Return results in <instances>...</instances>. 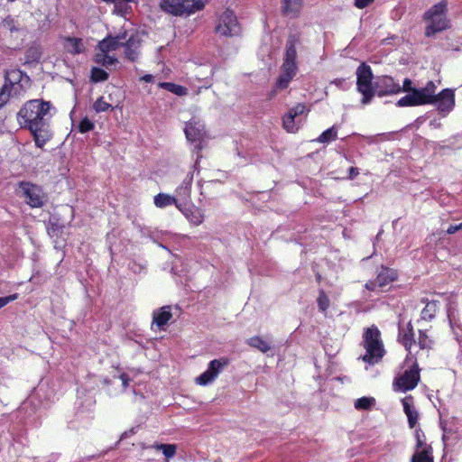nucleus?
I'll list each match as a JSON object with an SVG mask.
<instances>
[{
	"mask_svg": "<svg viewBox=\"0 0 462 462\" xmlns=\"http://www.w3.org/2000/svg\"><path fill=\"white\" fill-rule=\"evenodd\" d=\"M115 10L114 12L118 14H124L128 9V4L126 0H113Z\"/></svg>",
	"mask_w": 462,
	"mask_h": 462,
	"instance_id": "obj_39",
	"label": "nucleus"
},
{
	"mask_svg": "<svg viewBox=\"0 0 462 462\" xmlns=\"http://www.w3.org/2000/svg\"><path fill=\"white\" fill-rule=\"evenodd\" d=\"M185 134L189 141L190 142H197L199 141V144L196 146L198 149H201V142L204 135V125L201 124L199 121L196 120L195 118H192L185 127Z\"/></svg>",
	"mask_w": 462,
	"mask_h": 462,
	"instance_id": "obj_15",
	"label": "nucleus"
},
{
	"mask_svg": "<svg viewBox=\"0 0 462 462\" xmlns=\"http://www.w3.org/2000/svg\"><path fill=\"white\" fill-rule=\"evenodd\" d=\"M13 30H17V29L15 28V26H13V27L11 28V31H13Z\"/></svg>",
	"mask_w": 462,
	"mask_h": 462,
	"instance_id": "obj_54",
	"label": "nucleus"
},
{
	"mask_svg": "<svg viewBox=\"0 0 462 462\" xmlns=\"http://www.w3.org/2000/svg\"><path fill=\"white\" fill-rule=\"evenodd\" d=\"M359 174V171L357 168L356 167H351L349 169V179L350 180H353L354 178H356L357 175Z\"/></svg>",
	"mask_w": 462,
	"mask_h": 462,
	"instance_id": "obj_49",
	"label": "nucleus"
},
{
	"mask_svg": "<svg viewBox=\"0 0 462 462\" xmlns=\"http://www.w3.org/2000/svg\"><path fill=\"white\" fill-rule=\"evenodd\" d=\"M306 110V106L304 104H297L295 106L291 108L288 114L293 116L295 118L300 115H302Z\"/></svg>",
	"mask_w": 462,
	"mask_h": 462,
	"instance_id": "obj_44",
	"label": "nucleus"
},
{
	"mask_svg": "<svg viewBox=\"0 0 462 462\" xmlns=\"http://www.w3.org/2000/svg\"><path fill=\"white\" fill-rule=\"evenodd\" d=\"M18 194L25 199L32 208H41L44 205L45 196L41 187L30 182L19 183Z\"/></svg>",
	"mask_w": 462,
	"mask_h": 462,
	"instance_id": "obj_9",
	"label": "nucleus"
},
{
	"mask_svg": "<svg viewBox=\"0 0 462 462\" xmlns=\"http://www.w3.org/2000/svg\"><path fill=\"white\" fill-rule=\"evenodd\" d=\"M154 448L157 450H162L166 458L172 457L176 453V446L172 444H158Z\"/></svg>",
	"mask_w": 462,
	"mask_h": 462,
	"instance_id": "obj_35",
	"label": "nucleus"
},
{
	"mask_svg": "<svg viewBox=\"0 0 462 462\" xmlns=\"http://www.w3.org/2000/svg\"><path fill=\"white\" fill-rule=\"evenodd\" d=\"M171 317V307L164 306L160 310L153 312L152 320L154 324L162 328L168 323Z\"/></svg>",
	"mask_w": 462,
	"mask_h": 462,
	"instance_id": "obj_21",
	"label": "nucleus"
},
{
	"mask_svg": "<svg viewBox=\"0 0 462 462\" xmlns=\"http://www.w3.org/2000/svg\"><path fill=\"white\" fill-rule=\"evenodd\" d=\"M432 101L429 104H434L439 112L448 113L455 106V95L453 90L449 88L443 89L440 93L436 94V85L433 88Z\"/></svg>",
	"mask_w": 462,
	"mask_h": 462,
	"instance_id": "obj_10",
	"label": "nucleus"
},
{
	"mask_svg": "<svg viewBox=\"0 0 462 462\" xmlns=\"http://www.w3.org/2000/svg\"><path fill=\"white\" fill-rule=\"evenodd\" d=\"M11 96V89L8 84H4L0 91V108L8 101Z\"/></svg>",
	"mask_w": 462,
	"mask_h": 462,
	"instance_id": "obj_41",
	"label": "nucleus"
},
{
	"mask_svg": "<svg viewBox=\"0 0 462 462\" xmlns=\"http://www.w3.org/2000/svg\"><path fill=\"white\" fill-rule=\"evenodd\" d=\"M154 204L158 208H164L166 206L175 204L178 208H180V204L178 202V199L162 193L154 197Z\"/></svg>",
	"mask_w": 462,
	"mask_h": 462,
	"instance_id": "obj_25",
	"label": "nucleus"
},
{
	"mask_svg": "<svg viewBox=\"0 0 462 462\" xmlns=\"http://www.w3.org/2000/svg\"><path fill=\"white\" fill-rule=\"evenodd\" d=\"M374 89L378 97L398 94L402 92L401 86L390 76H381L374 83Z\"/></svg>",
	"mask_w": 462,
	"mask_h": 462,
	"instance_id": "obj_12",
	"label": "nucleus"
},
{
	"mask_svg": "<svg viewBox=\"0 0 462 462\" xmlns=\"http://www.w3.org/2000/svg\"><path fill=\"white\" fill-rule=\"evenodd\" d=\"M302 6V0H282V11L291 17L298 16Z\"/></svg>",
	"mask_w": 462,
	"mask_h": 462,
	"instance_id": "obj_19",
	"label": "nucleus"
},
{
	"mask_svg": "<svg viewBox=\"0 0 462 462\" xmlns=\"http://www.w3.org/2000/svg\"><path fill=\"white\" fill-rule=\"evenodd\" d=\"M228 365V360L226 358L212 360L207 371L196 378L197 383L200 385H207L212 383L222 369Z\"/></svg>",
	"mask_w": 462,
	"mask_h": 462,
	"instance_id": "obj_11",
	"label": "nucleus"
},
{
	"mask_svg": "<svg viewBox=\"0 0 462 462\" xmlns=\"http://www.w3.org/2000/svg\"><path fill=\"white\" fill-rule=\"evenodd\" d=\"M18 294H12L7 297L0 298V309L5 307L6 304H8L11 301H14L17 299Z\"/></svg>",
	"mask_w": 462,
	"mask_h": 462,
	"instance_id": "obj_46",
	"label": "nucleus"
},
{
	"mask_svg": "<svg viewBox=\"0 0 462 462\" xmlns=\"http://www.w3.org/2000/svg\"><path fill=\"white\" fill-rule=\"evenodd\" d=\"M191 184L192 177L187 176L176 190L178 198L183 202L187 201L190 197Z\"/></svg>",
	"mask_w": 462,
	"mask_h": 462,
	"instance_id": "obj_24",
	"label": "nucleus"
},
{
	"mask_svg": "<svg viewBox=\"0 0 462 462\" xmlns=\"http://www.w3.org/2000/svg\"><path fill=\"white\" fill-rule=\"evenodd\" d=\"M208 0H161V9L171 15H189L204 8Z\"/></svg>",
	"mask_w": 462,
	"mask_h": 462,
	"instance_id": "obj_5",
	"label": "nucleus"
},
{
	"mask_svg": "<svg viewBox=\"0 0 462 462\" xmlns=\"http://www.w3.org/2000/svg\"><path fill=\"white\" fill-rule=\"evenodd\" d=\"M125 51V58L131 61H135L139 56V49L141 47V39L137 35H131L128 39L124 40Z\"/></svg>",
	"mask_w": 462,
	"mask_h": 462,
	"instance_id": "obj_16",
	"label": "nucleus"
},
{
	"mask_svg": "<svg viewBox=\"0 0 462 462\" xmlns=\"http://www.w3.org/2000/svg\"><path fill=\"white\" fill-rule=\"evenodd\" d=\"M375 404V399L373 397H362L355 402L356 410H370Z\"/></svg>",
	"mask_w": 462,
	"mask_h": 462,
	"instance_id": "obj_32",
	"label": "nucleus"
},
{
	"mask_svg": "<svg viewBox=\"0 0 462 462\" xmlns=\"http://www.w3.org/2000/svg\"><path fill=\"white\" fill-rule=\"evenodd\" d=\"M331 84L336 85L337 88H344L345 79H337L331 81Z\"/></svg>",
	"mask_w": 462,
	"mask_h": 462,
	"instance_id": "obj_50",
	"label": "nucleus"
},
{
	"mask_svg": "<svg viewBox=\"0 0 462 462\" xmlns=\"http://www.w3.org/2000/svg\"><path fill=\"white\" fill-rule=\"evenodd\" d=\"M248 345L261 351L267 353L271 349L270 344L260 337H253L248 339Z\"/></svg>",
	"mask_w": 462,
	"mask_h": 462,
	"instance_id": "obj_28",
	"label": "nucleus"
},
{
	"mask_svg": "<svg viewBox=\"0 0 462 462\" xmlns=\"http://www.w3.org/2000/svg\"><path fill=\"white\" fill-rule=\"evenodd\" d=\"M179 209L182 211V213L184 214L186 218L190 223H192V224H194L196 226H199V225H200L203 222L204 216H203V214L200 212V210L199 208H187V207L182 208L180 207V208H179Z\"/></svg>",
	"mask_w": 462,
	"mask_h": 462,
	"instance_id": "obj_22",
	"label": "nucleus"
},
{
	"mask_svg": "<svg viewBox=\"0 0 462 462\" xmlns=\"http://www.w3.org/2000/svg\"><path fill=\"white\" fill-rule=\"evenodd\" d=\"M419 381V368L417 365H414L411 369L406 370L402 375L396 379L395 384L402 391H409L415 388Z\"/></svg>",
	"mask_w": 462,
	"mask_h": 462,
	"instance_id": "obj_13",
	"label": "nucleus"
},
{
	"mask_svg": "<svg viewBox=\"0 0 462 462\" xmlns=\"http://www.w3.org/2000/svg\"><path fill=\"white\" fill-rule=\"evenodd\" d=\"M42 48L40 46H32L26 51V60L28 62H38L42 58Z\"/></svg>",
	"mask_w": 462,
	"mask_h": 462,
	"instance_id": "obj_31",
	"label": "nucleus"
},
{
	"mask_svg": "<svg viewBox=\"0 0 462 462\" xmlns=\"http://www.w3.org/2000/svg\"><path fill=\"white\" fill-rule=\"evenodd\" d=\"M399 340L407 350L411 351V346L415 341L413 340L412 327L408 324L407 331L400 330Z\"/></svg>",
	"mask_w": 462,
	"mask_h": 462,
	"instance_id": "obj_26",
	"label": "nucleus"
},
{
	"mask_svg": "<svg viewBox=\"0 0 462 462\" xmlns=\"http://www.w3.org/2000/svg\"><path fill=\"white\" fill-rule=\"evenodd\" d=\"M5 84L9 85V88L11 89L14 85L19 84L23 79L28 82L30 80L29 77L23 73L20 69H11L6 71L5 76Z\"/></svg>",
	"mask_w": 462,
	"mask_h": 462,
	"instance_id": "obj_20",
	"label": "nucleus"
},
{
	"mask_svg": "<svg viewBox=\"0 0 462 462\" xmlns=\"http://www.w3.org/2000/svg\"><path fill=\"white\" fill-rule=\"evenodd\" d=\"M94 124L88 118H84L79 125V130L80 133L88 132L92 130Z\"/></svg>",
	"mask_w": 462,
	"mask_h": 462,
	"instance_id": "obj_43",
	"label": "nucleus"
},
{
	"mask_svg": "<svg viewBox=\"0 0 462 462\" xmlns=\"http://www.w3.org/2000/svg\"><path fill=\"white\" fill-rule=\"evenodd\" d=\"M95 62L108 68L109 66L115 65L117 62V59L107 55V51H99L95 56Z\"/></svg>",
	"mask_w": 462,
	"mask_h": 462,
	"instance_id": "obj_27",
	"label": "nucleus"
},
{
	"mask_svg": "<svg viewBox=\"0 0 462 462\" xmlns=\"http://www.w3.org/2000/svg\"><path fill=\"white\" fill-rule=\"evenodd\" d=\"M462 229V223H460L459 225H457V226H450L448 229H447V233L449 234V235H452L454 233H456L457 231Z\"/></svg>",
	"mask_w": 462,
	"mask_h": 462,
	"instance_id": "obj_48",
	"label": "nucleus"
},
{
	"mask_svg": "<svg viewBox=\"0 0 462 462\" xmlns=\"http://www.w3.org/2000/svg\"><path fill=\"white\" fill-rule=\"evenodd\" d=\"M215 32L221 36H236L240 34L241 27L233 11L226 9L217 20Z\"/></svg>",
	"mask_w": 462,
	"mask_h": 462,
	"instance_id": "obj_8",
	"label": "nucleus"
},
{
	"mask_svg": "<svg viewBox=\"0 0 462 462\" xmlns=\"http://www.w3.org/2000/svg\"><path fill=\"white\" fill-rule=\"evenodd\" d=\"M301 43V35L299 32L290 33L285 44V52L283 63L282 65V74L277 79L276 86L280 89L288 87L291 80L296 75L298 66L296 63L297 49L296 47Z\"/></svg>",
	"mask_w": 462,
	"mask_h": 462,
	"instance_id": "obj_2",
	"label": "nucleus"
},
{
	"mask_svg": "<svg viewBox=\"0 0 462 462\" xmlns=\"http://www.w3.org/2000/svg\"><path fill=\"white\" fill-rule=\"evenodd\" d=\"M402 405H403V411L405 414L408 417V422L410 428H414L418 419H419V413L418 411L412 407V397H405L402 400Z\"/></svg>",
	"mask_w": 462,
	"mask_h": 462,
	"instance_id": "obj_18",
	"label": "nucleus"
},
{
	"mask_svg": "<svg viewBox=\"0 0 462 462\" xmlns=\"http://www.w3.org/2000/svg\"><path fill=\"white\" fill-rule=\"evenodd\" d=\"M417 445H418V447H421V445H422V442L420 441V439L419 438H418V444Z\"/></svg>",
	"mask_w": 462,
	"mask_h": 462,
	"instance_id": "obj_53",
	"label": "nucleus"
},
{
	"mask_svg": "<svg viewBox=\"0 0 462 462\" xmlns=\"http://www.w3.org/2000/svg\"><path fill=\"white\" fill-rule=\"evenodd\" d=\"M108 79V73L99 68H93L91 69V80L94 82L105 81Z\"/></svg>",
	"mask_w": 462,
	"mask_h": 462,
	"instance_id": "obj_36",
	"label": "nucleus"
},
{
	"mask_svg": "<svg viewBox=\"0 0 462 462\" xmlns=\"http://www.w3.org/2000/svg\"><path fill=\"white\" fill-rule=\"evenodd\" d=\"M159 86H160V88H164L177 96H184L187 94L186 88L180 86V85H176L174 83L162 82V83H160Z\"/></svg>",
	"mask_w": 462,
	"mask_h": 462,
	"instance_id": "obj_29",
	"label": "nucleus"
},
{
	"mask_svg": "<svg viewBox=\"0 0 462 462\" xmlns=\"http://www.w3.org/2000/svg\"><path fill=\"white\" fill-rule=\"evenodd\" d=\"M356 88L363 95L361 103L367 105L375 95L374 86L372 84L373 72L370 66L362 63L356 69Z\"/></svg>",
	"mask_w": 462,
	"mask_h": 462,
	"instance_id": "obj_6",
	"label": "nucleus"
},
{
	"mask_svg": "<svg viewBox=\"0 0 462 462\" xmlns=\"http://www.w3.org/2000/svg\"><path fill=\"white\" fill-rule=\"evenodd\" d=\"M395 279L396 273L393 270L382 268L374 281H369L365 283V288L370 291H374L376 288L383 289L385 285Z\"/></svg>",
	"mask_w": 462,
	"mask_h": 462,
	"instance_id": "obj_14",
	"label": "nucleus"
},
{
	"mask_svg": "<svg viewBox=\"0 0 462 462\" xmlns=\"http://www.w3.org/2000/svg\"><path fill=\"white\" fill-rule=\"evenodd\" d=\"M402 91L409 93L413 92V90H420V88L412 87V81L410 79H405L403 80V85L401 87Z\"/></svg>",
	"mask_w": 462,
	"mask_h": 462,
	"instance_id": "obj_45",
	"label": "nucleus"
},
{
	"mask_svg": "<svg viewBox=\"0 0 462 462\" xmlns=\"http://www.w3.org/2000/svg\"><path fill=\"white\" fill-rule=\"evenodd\" d=\"M374 0H355V6L363 9L372 4Z\"/></svg>",
	"mask_w": 462,
	"mask_h": 462,
	"instance_id": "obj_47",
	"label": "nucleus"
},
{
	"mask_svg": "<svg viewBox=\"0 0 462 462\" xmlns=\"http://www.w3.org/2000/svg\"><path fill=\"white\" fill-rule=\"evenodd\" d=\"M120 379L122 380L123 386L125 388H126L128 386V384H129V380H130L128 375L125 374H122L120 375Z\"/></svg>",
	"mask_w": 462,
	"mask_h": 462,
	"instance_id": "obj_51",
	"label": "nucleus"
},
{
	"mask_svg": "<svg viewBox=\"0 0 462 462\" xmlns=\"http://www.w3.org/2000/svg\"><path fill=\"white\" fill-rule=\"evenodd\" d=\"M319 310L321 312H326L329 308L330 300L323 290L319 291V297L317 299Z\"/></svg>",
	"mask_w": 462,
	"mask_h": 462,
	"instance_id": "obj_34",
	"label": "nucleus"
},
{
	"mask_svg": "<svg viewBox=\"0 0 462 462\" xmlns=\"http://www.w3.org/2000/svg\"><path fill=\"white\" fill-rule=\"evenodd\" d=\"M337 130L335 126H332L331 128L326 130L323 132L319 137L318 138V142L319 143H328L331 140H335L337 138Z\"/></svg>",
	"mask_w": 462,
	"mask_h": 462,
	"instance_id": "obj_37",
	"label": "nucleus"
},
{
	"mask_svg": "<svg viewBox=\"0 0 462 462\" xmlns=\"http://www.w3.org/2000/svg\"><path fill=\"white\" fill-rule=\"evenodd\" d=\"M153 79H154V77H153L152 75H151V74H147V75H144V76L141 79V80H143V81H145V82H152Z\"/></svg>",
	"mask_w": 462,
	"mask_h": 462,
	"instance_id": "obj_52",
	"label": "nucleus"
},
{
	"mask_svg": "<svg viewBox=\"0 0 462 462\" xmlns=\"http://www.w3.org/2000/svg\"><path fill=\"white\" fill-rule=\"evenodd\" d=\"M433 88L434 82L429 81L424 88H420V90L407 93V95L397 101L396 106H418L426 105L433 100Z\"/></svg>",
	"mask_w": 462,
	"mask_h": 462,
	"instance_id": "obj_7",
	"label": "nucleus"
},
{
	"mask_svg": "<svg viewBox=\"0 0 462 462\" xmlns=\"http://www.w3.org/2000/svg\"><path fill=\"white\" fill-rule=\"evenodd\" d=\"M418 344L420 349H430L433 342L426 334V331L420 330Z\"/></svg>",
	"mask_w": 462,
	"mask_h": 462,
	"instance_id": "obj_38",
	"label": "nucleus"
},
{
	"mask_svg": "<svg viewBox=\"0 0 462 462\" xmlns=\"http://www.w3.org/2000/svg\"><path fill=\"white\" fill-rule=\"evenodd\" d=\"M126 38V33L117 35L116 37H107L98 43V49L102 51H112L123 46L124 40Z\"/></svg>",
	"mask_w": 462,
	"mask_h": 462,
	"instance_id": "obj_17",
	"label": "nucleus"
},
{
	"mask_svg": "<svg viewBox=\"0 0 462 462\" xmlns=\"http://www.w3.org/2000/svg\"><path fill=\"white\" fill-rule=\"evenodd\" d=\"M64 47L67 50V51L71 54H78L84 51L83 42L79 38H66Z\"/></svg>",
	"mask_w": 462,
	"mask_h": 462,
	"instance_id": "obj_23",
	"label": "nucleus"
},
{
	"mask_svg": "<svg viewBox=\"0 0 462 462\" xmlns=\"http://www.w3.org/2000/svg\"><path fill=\"white\" fill-rule=\"evenodd\" d=\"M447 0H441L424 13L423 20L429 23L425 28V35L427 37H430L450 27V22L447 17Z\"/></svg>",
	"mask_w": 462,
	"mask_h": 462,
	"instance_id": "obj_3",
	"label": "nucleus"
},
{
	"mask_svg": "<svg viewBox=\"0 0 462 462\" xmlns=\"http://www.w3.org/2000/svg\"><path fill=\"white\" fill-rule=\"evenodd\" d=\"M51 107L50 102L32 99L26 102L17 115L21 126L31 131L36 145L40 148L51 137L49 125L51 117Z\"/></svg>",
	"mask_w": 462,
	"mask_h": 462,
	"instance_id": "obj_1",
	"label": "nucleus"
},
{
	"mask_svg": "<svg viewBox=\"0 0 462 462\" xmlns=\"http://www.w3.org/2000/svg\"><path fill=\"white\" fill-rule=\"evenodd\" d=\"M380 336V331L374 326L366 328L364 333V347L366 353L363 356L362 359L370 365L378 363L384 355V349Z\"/></svg>",
	"mask_w": 462,
	"mask_h": 462,
	"instance_id": "obj_4",
	"label": "nucleus"
},
{
	"mask_svg": "<svg viewBox=\"0 0 462 462\" xmlns=\"http://www.w3.org/2000/svg\"><path fill=\"white\" fill-rule=\"evenodd\" d=\"M111 106L110 104L103 100V97H99L93 105V108L96 112L106 111Z\"/></svg>",
	"mask_w": 462,
	"mask_h": 462,
	"instance_id": "obj_42",
	"label": "nucleus"
},
{
	"mask_svg": "<svg viewBox=\"0 0 462 462\" xmlns=\"http://www.w3.org/2000/svg\"><path fill=\"white\" fill-rule=\"evenodd\" d=\"M411 462H433V459L429 455L428 450L424 449L421 452L413 455Z\"/></svg>",
	"mask_w": 462,
	"mask_h": 462,
	"instance_id": "obj_40",
	"label": "nucleus"
},
{
	"mask_svg": "<svg viewBox=\"0 0 462 462\" xmlns=\"http://www.w3.org/2000/svg\"><path fill=\"white\" fill-rule=\"evenodd\" d=\"M436 311L437 301H429L421 311V319L425 320H431L435 317Z\"/></svg>",
	"mask_w": 462,
	"mask_h": 462,
	"instance_id": "obj_30",
	"label": "nucleus"
},
{
	"mask_svg": "<svg viewBox=\"0 0 462 462\" xmlns=\"http://www.w3.org/2000/svg\"><path fill=\"white\" fill-rule=\"evenodd\" d=\"M282 126L289 133H295L298 131L295 117L290 114H287L283 116Z\"/></svg>",
	"mask_w": 462,
	"mask_h": 462,
	"instance_id": "obj_33",
	"label": "nucleus"
}]
</instances>
